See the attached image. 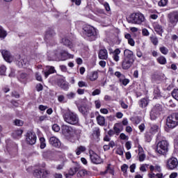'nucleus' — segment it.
Segmentation results:
<instances>
[{"instance_id": "obj_1", "label": "nucleus", "mask_w": 178, "mask_h": 178, "mask_svg": "<svg viewBox=\"0 0 178 178\" xmlns=\"http://www.w3.org/2000/svg\"><path fill=\"white\" fill-rule=\"evenodd\" d=\"M145 22V17L141 13H134L128 18V23L131 24H143Z\"/></svg>"}, {"instance_id": "obj_2", "label": "nucleus", "mask_w": 178, "mask_h": 178, "mask_svg": "<svg viewBox=\"0 0 178 178\" xmlns=\"http://www.w3.org/2000/svg\"><path fill=\"white\" fill-rule=\"evenodd\" d=\"M63 119L69 124H77L79 123V117L77 114L68 111L63 114Z\"/></svg>"}, {"instance_id": "obj_3", "label": "nucleus", "mask_w": 178, "mask_h": 178, "mask_svg": "<svg viewBox=\"0 0 178 178\" xmlns=\"http://www.w3.org/2000/svg\"><path fill=\"white\" fill-rule=\"evenodd\" d=\"M156 151L159 155H166L169 151V143L166 140H161L157 143Z\"/></svg>"}, {"instance_id": "obj_4", "label": "nucleus", "mask_w": 178, "mask_h": 178, "mask_svg": "<svg viewBox=\"0 0 178 178\" xmlns=\"http://www.w3.org/2000/svg\"><path fill=\"white\" fill-rule=\"evenodd\" d=\"M166 124L169 129H175L178 126V113H173L167 118Z\"/></svg>"}, {"instance_id": "obj_5", "label": "nucleus", "mask_w": 178, "mask_h": 178, "mask_svg": "<svg viewBox=\"0 0 178 178\" xmlns=\"http://www.w3.org/2000/svg\"><path fill=\"white\" fill-rule=\"evenodd\" d=\"M168 27L170 29H173L176 24L178 23V12L177 11H172L168 15Z\"/></svg>"}, {"instance_id": "obj_6", "label": "nucleus", "mask_w": 178, "mask_h": 178, "mask_svg": "<svg viewBox=\"0 0 178 178\" xmlns=\"http://www.w3.org/2000/svg\"><path fill=\"white\" fill-rule=\"evenodd\" d=\"M161 111L162 106H161L160 104L155 105L150 112V119L152 120H155V119H156L158 116H159V115L161 114Z\"/></svg>"}, {"instance_id": "obj_7", "label": "nucleus", "mask_w": 178, "mask_h": 178, "mask_svg": "<svg viewBox=\"0 0 178 178\" xmlns=\"http://www.w3.org/2000/svg\"><path fill=\"white\" fill-rule=\"evenodd\" d=\"M84 34L87 35V37H93V40H95V35H97V31L95 28L90 25H86L83 27Z\"/></svg>"}, {"instance_id": "obj_8", "label": "nucleus", "mask_w": 178, "mask_h": 178, "mask_svg": "<svg viewBox=\"0 0 178 178\" xmlns=\"http://www.w3.org/2000/svg\"><path fill=\"white\" fill-rule=\"evenodd\" d=\"M134 59L124 58L122 61V68L123 70H129L134 65Z\"/></svg>"}, {"instance_id": "obj_9", "label": "nucleus", "mask_w": 178, "mask_h": 178, "mask_svg": "<svg viewBox=\"0 0 178 178\" xmlns=\"http://www.w3.org/2000/svg\"><path fill=\"white\" fill-rule=\"evenodd\" d=\"M26 143L29 144V145H34L37 141V136L35 133L30 131L26 134Z\"/></svg>"}, {"instance_id": "obj_10", "label": "nucleus", "mask_w": 178, "mask_h": 178, "mask_svg": "<svg viewBox=\"0 0 178 178\" xmlns=\"http://www.w3.org/2000/svg\"><path fill=\"white\" fill-rule=\"evenodd\" d=\"M62 131L63 134H64L65 137H73V135L74 134V131H73V128L67 125L62 126Z\"/></svg>"}, {"instance_id": "obj_11", "label": "nucleus", "mask_w": 178, "mask_h": 178, "mask_svg": "<svg viewBox=\"0 0 178 178\" xmlns=\"http://www.w3.org/2000/svg\"><path fill=\"white\" fill-rule=\"evenodd\" d=\"M89 154H90V161L91 162H92V163H96L97 165L99 163H102V159H101V157H99L98 154L94 152V151H90Z\"/></svg>"}, {"instance_id": "obj_12", "label": "nucleus", "mask_w": 178, "mask_h": 178, "mask_svg": "<svg viewBox=\"0 0 178 178\" xmlns=\"http://www.w3.org/2000/svg\"><path fill=\"white\" fill-rule=\"evenodd\" d=\"M178 161L177 159L172 157L167 161V168L170 170L176 169L177 168Z\"/></svg>"}, {"instance_id": "obj_13", "label": "nucleus", "mask_w": 178, "mask_h": 178, "mask_svg": "<svg viewBox=\"0 0 178 178\" xmlns=\"http://www.w3.org/2000/svg\"><path fill=\"white\" fill-rule=\"evenodd\" d=\"M69 58H73L74 56L70 54L69 53L66 51H62L58 56L56 55V57L55 58L56 60H66L69 59Z\"/></svg>"}, {"instance_id": "obj_14", "label": "nucleus", "mask_w": 178, "mask_h": 178, "mask_svg": "<svg viewBox=\"0 0 178 178\" xmlns=\"http://www.w3.org/2000/svg\"><path fill=\"white\" fill-rule=\"evenodd\" d=\"M1 53L6 62L10 63L13 60V57H12L10 52L8 51V50H1Z\"/></svg>"}, {"instance_id": "obj_15", "label": "nucleus", "mask_w": 178, "mask_h": 178, "mask_svg": "<svg viewBox=\"0 0 178 178\" xmlns=\"http://www.w3.org/2000/svg\"><path fill=\"white\" fill-rule=\"evenodd\" d=\"M49 143L53 147H60V140L55 136H52L49 138Z\"/></svg>"}, {"instance_id": "obj_16", "label": "nucleus", "mask_w": 178, "mask_h": 178, "mask_svg": "<svg viewBox=\"0 0 178 178\" xmlns=\"http://www.w3.org/2000/svg\"><path fill=\"white\" fill-rule=\"evenodd\" d=\"M134 53L129 49H125L124 51V59H134Z\"/></svg>"}, {"instance_id": "obj_17", "label": "nucleus", "mask_w": 178, "mask_h": 178, "mask_svg": "<svg viewBox=\"0 0 178 178\" xmlns=\"http://www.w3.org/2000/svg\"><path fill=\"white\" fill-rule=\"evenodd\" d=\"M98 56L102 60L108 59V51L105 49L99 50Z\"/></svg>"}, {"instance_id": "obj_18", "label": "nucleus", "mask_w": 178, "mask_h": 178, "mask_svg": "<svg viewBox=\"0 0 178 178\" xmlns=\"http://www.w3.org/2000/svg\"><path fill=\"white\" fill-rule=\"evenodd\" d=\"M29 62L27 61V58H19L18 60V66L19 67H26L27 66Z\"/></svg>"}, {"instance_id": "obj_19", "label": "nucleus", "mask_w": 178, "mask_h": 178, "mask_svg": "<svg viewBox=\"0 0 178 178\" xmlns=\"http://www.w3.org/2000/svg\"><path fill=\"white\" fill-rule=\"evenodd\" d=\"M47 71L44 72V77H46V79L49 76V74H52V73H55V72H56V70H55V67L52 66H47Z\"/></svg>"}, {"instance_id": "obj_20", "label": "nucleus", "mask_w": 178, "mask_h": 178, "mask_svg": "<svg viewBox=\"0 0 178 178\" xmlns=\"http://www.w3.org/2000/svg\"><path fill=\"white\" fill-rule=\"evenodd\" d=\"M124 38L128 40V44L131 45V47H134V45H136V42L131 38V35H130V33H126Z\"/></svg>"}, {"instance_id": "obj_21", "label": "nucleus", "mask_w": 178, "mask_h": 178, "mask_svg": "<svg viewBox=\"0 0 178 178\" xmlns=\"http://www.w3.org/2000/svg\"><path fill=\"white\" fill-rule=\"evenodd\" d=\"M88 79L90 81H95L98 79V71H94L88 75Z\"/></svg>"}, {"instance_id": "obj_22", "label": "nucleus", "mask_w": 178, "mask_h": 178, "mask_svg": "<svg viewBox=\"0 0 178 178\" xmlns=\"http://www.w3.org/2000/svg\"><path fill=\"white\" fill-rule=\"evenodd\" d=\"M96 120L99 126H105V117L98 115V116L96 118Z\"/></svg>"}, {"instance_id": "obj_23", "label": "nucleus", "mask_w": 178, "mask_h": 178, "mask_svg": "<svg viewBox=\"0 0 178 178\" xmlns=\"http://www.w3.org/2000/svg\"><path fill=\"white\" fill-rule=\"evenodd\" d=\"M154 31L159 34V35H161L162 37V34H163V29L162 28V26L159 24H156L154 26Z\"/></svg>"}, {"instance_id": "obj_24", "label": "nucleus", "mask_w": 178, "mask_h": 178, "mask_svg": "<svg viewBox=\"0 0 178 178\" xmlns=\"http://www.w3.org/2000/svg\"><path fill=\"white\" fill-rule=\"evenodd\" d=\"M113 130L114 133H115L116 134H119L120 131H123V127H122V125L120 124H115L113 127Z\"/></svg>"}, {"instance_id": "obj_25", "label": "nucleus", "mask_w": 178, "mask_h": 178, "mask_svg": "<svg viewBox=\"0 0 178 178\" xmlns=\"http://www.w3.org/2000/svg\"><path fill=\"white\" fill-rule=\"evenodd\" d=\"M55 35V31L54 30L50 29L46 32L45 38L49 40V38H52Z\"/></svg>"}, {"instance_id": "obj_26", "label": "nucleus", "mask_w": 178, "mask_h": 178, "mask_svg": "<svg viewBox=\"0 0 178 178\" xmlns=\"http://www.w3.org/2000/svg\"><path fill=\"white\" fill-rule=\"evenodd\" d=\"M77 172H79L78 167H72L68 171L70 176H74Z\"/></svg>"}, {"instance_id": "obj_27", "label": "nucleus", "mask_w": 178, "mask_h": 178, "mask_svg": "<svg viewBox=\"0 0 178 178\" xmlns=\"http://www.w3.org/2000/svg\"><path fill=\"white\" fill-rule=\"evenodd\" d=\"M154 98H159L160 97H162V95L161 93V90H159V87H156L154 88Z\"/></svg>"}, {"instance_id": "obj_28", "label": "nucleus", "mask_w": 178, "mask_h": 178, "mask_svg": "<svg viewBox=\"0 0 178 178\" xmlns=\"http://www.w3.org/2000/svg\"><path fill=\"white\" fill-rule=\"evenodd\" d=\"M88 175V172H87V170H81L77 172L76 176L77 177H84V176H87Z\"/></svg>"}, {"instance_id": "obj_29", "label": "nucleus", "mask_w": 178, "mask_h": 178, "mask_svg": "<svg viewBox=\"0 0 178 178\" xmlns=\"http://www.w3.org/2000/svg\"><path fill=\"white\" fill-rule=\"evenodd\" d=\"M150 133H152V134H156V133H159V127L157 125L152 126Z\"/></svg>"}, {"instance_id": "obj_30", "label": "nucleus", "mask_w": 178, "mask_h": 178, "mask_svg": "<svg viewBox=\"0 0 178 178\" xmlns=\"http://www.w3.org/2000/svg\"><path fill=\"white\" fill-rule=\"evenodd\" d=\"M22 134H23V130L17 129L13 132V137H15V138H17V137H20V136H22Z\"/></svg>"}, {"instance_id": "obj_31", "label": "nucleus", "mask_w": 178, "mask_h": 178, "mask_svg": "<svg viewBox=\"0 0 178 178\" xmlns=\"http://www.w3.org/2000/svg\"><path fill=\"white\" fill-rule=\"evenodd\" d=\"M86 148L84 146H79L76 149V155H80L81 152H84L86 151Z\"/></svg>"}, {"instance_id": "obj_32", "label": "nucleus", "mask_w": 178, "mask_h": 178, "mask_svg": "<svg viewBox=\"0 0 178 178\" xmlns=\"http://www.w3.org/2000/svg\"><path fill=\"white\" fill-rule=\"evenodd\" d=\"M139 105L140 108H145L148 105V100L147 99H142L140 100Z\"/></svg>"}, {"instance_id": "obj_33", "label": "nucleus", "mask_w": 178, "mask_h": 178, "mask_svg": "<svg viewBox=\"0 0 178 178\" xmlns=\"http://www.w3.org/2000/svg\"><path fill=\"white\" fill-rule=\"evenodd\" d=\"M6 35H8V33L1 26H0V38H6Z\"/></svg>"}, {"instance_id": "obj_34", "label": "nucleus", "mask_w": 178, "mask_h": 178, "mask_svg": "<svg viewBox=\"0 0 178 178\" xmlns=\"http://www.w3.org/2000/svg\"><path fill=\"white\" fill-rule=\"evenodd\" d=\"M34 176H35L37 178H42V169L35 170Z\"/></svg>"}, {"instance_id": "obj_35", "label": "nucleus", "mask_w": 178, "mask_h": 178, "mask_svg": "<svg viewBox=\"0 0 178 178\" xmlns=\"http://www.w3.org/2000/svg\"><path fill=\"white\" fill-rule=\"evenodd\" d=\"M157 62L160 63V65H166V58L163 56H161L160 57L157 58Z\"/></svg>"}, {"instance_id": "obj_36", "label": "nucleus", "mask_w": 178, "mask_h": 178, "mask_svg": "<svg viewBox=\"0 0 178 178\" xmlns=\"http://www.w3.org/2000/svg\"><path fill=\"white\" fill-rule=\"evenodd\" d=\"M113 169L111 168V164H108L107 166L106 170L104 172H102L103 175H106V173H110V175H113Z\"/></svg>"}, {"instance_id": "obj_37", "label": "nucleus", "mask_w": 178, "mask_h": 178, "mask_svg": "<svg viewBox=\"0 0 178 178\" xmlns=\"http://www.w3.org/2000/svg\"><path fill=\"white\" fill-rule=\"evenodd\" d=\"M14 124L15 126H23L24 124V121L19 120V119H16L14 120Z\"/></svg>"}, {"instance_id": "obj_38", "label": "nucleus", "mask_w": 178, "mask_h": 178, "mask_svg": "<svg viewBox=\"0 0 178 178\" xmlns=\"http://www.w3.org/2000/svg\"><path fill=\"white\" fill-rule=\"evenodd\" d=\"M6 73V66L1 65L0 66V76H5Z\"/></svg>"}, {"instance_id": "obj_39", "label": "nucleus", "mask_w": 178, "mask_h": 178, "mask_svg": "<svg viewBox=\"0 0 178 178\" xmlns=\"http://www.w3.org/2000/svg\"><path fill=\"white\" fill-rule=\"evenodd\" d=\"M40 148L41 149H44V148L47 147V144L45 143V138H40Z\"/></svg>"}, {"instance_id": "obj_40", "label": "nucleus", "mask_w": 178, "mask_h": 178, "mask_svg": "<svg viewBox=\"0 0 178 178\" xmlns=\"http://www.w3.org/2000/svg\"><path fill=\"white\" fill-rule=\"evenodd\" d=\"M63 42L64 45H66L67 47H68V48H72V42H70V40H69L68 39H64L63 40Z\"/></svg>"}, {"instance_id": "obj_41", "label": "nucleus", "mask_w": 178, "mask_h": 178, "mask_svg": "<svg viewBox=\"0 0 178 178\" xmlns=\"http://www.w3.org/2000/svg\"><path fill=\"white\" fill-rule=\"evenodd\" d=\"M172 95L175 99L178 101V89H174L172 92Z\"/></svg>"}, {"instance_id": "obj_42", "label": "nucleus", "mask_w": 178, "mask_h": 178, "mask_svg": "<svg viewBox=\"0 0 178 178\" xmlns=\"http://www.w3.org/2000/svg\"><path fill=\"white\" fill-rule=\"evenodd\" d=\"M42 178L48 177V176L51 175V172H49V170H42Z\"/></svg>"}, {"instance_id": "obj_43", "label": "nucleus", "mask_w": 178, "mask_h": 178, "mask_svg": "<svg viewBox=\"0 0 178 178\" xmlns=\"http://www.w3.org/2000/svg\"><path fill=\"white\" fill-rule=\"evenodd\" d=\"M160 51L163 55H168V52H169V50L168 49V48L165 47H160Z\"/></svg>"}, {"instance_id": "obj_44", "label": "nucleus", "mask_w": 178, "mask_h": 178, "mask_svg": "<svg viewBox=\"0 0 178 178\" xmlns=\"http://www.w3.org/2000/svg\"><path fill=\"white\" fill-rule=\"evenodd\" d=\"M151 42L154 45H158V38L155 36L150 37Z\"/></svg>"}, {"instance_id": "obj_45", "label": "nucleus", "mask_w": 178, "mask_h": 178, "mask_svg": "<svg viewBox=\"0 0 178 178\" xmlns=\"http://www.w3.org/2000/svg\"><path fill=\"white\" fill-rule=\"evenodd\" d=\"M78 86L80 88H83V87H88V85L87 84L86 82H84L83 81H79L78 82Z\"/></svg>"}, {"instance_id": "obj_46", "label": "nucleus", "mask_w": 178, "mask_h": 178, "mask_svg": "<svg viewBox=\"0 0 178 178\" xmlns=\"http://www.w3.org/2000/svg\"><path fill=\"white\" fill-rule=\"evenodd\" d=\"M95 106L96 109H99L101 108V100L97 99L95 101Z\"/></svg>"}, {"instance_id": "obj_47", "label": "nucleus", "mask_w": 178, "mask_h": 178, "mask_svg": "<svg viewBox=\"0 0 178 178\" xmlns=\"http://www.w3.org/2000/svg\"><path fill=\"white\" fill-rule=\"evenodd\" d=\"M127 169H129V165L127 164H123L121 167L122 172L124 173H127Z\"/></svg>"}, {"instance_id": "obj_48", "label": "nucleus", "mask_w": 178, "mask_h": 178, "mask_svg": "<svg viewBox=\"0 0 178 178\" xmlns=\"http://www.w3.org/2000/svg\"><path fill=\"white\" fill-rule=\"evenodd\" d=\"M168 5V0H161L159 1V6H166Z\"/></svg>"}, {"instance_id": "obj_49", "label": "nucleus", "mask_w": 178, "mask_h": 178, "mask_svg": "<svg viewBox=\"0 0 178 178\" xmlns=\"http://www.w3.org/2000/svg\"><path fill=\"white\" fill-rule=\"evenodd\" d=\"M59 86H60V88H63V90H68V88H69V86L67 85V83H66L65 82H63Z\"/></svg>"}, {"instance_id": "obj_50", "label": "nucleus", "mask_w": 178, "mask_h": 178, "mask_svg": "<svg viewBox=\"0 0 178 178\" xmlns=\"http://www.w3.org/2000/svg\"><path fill=\"white\" fill-rule=\"evenodd\" d=\"M52 129L54 130V131H56V133H58V131H59V130H60V127L57 124H54L52 126Z\"/></svg>"}, {"instance_id": "obj_51", "label": "nucleus", "mask_w": 178, "mask_h": 178, "mask_svg": "<svg viewBox=\"0 0 178 178\" xmlns=\"http://www.w3.org/2000/svg\"><path fill=\"white\" fill-rule=\"evenodd\" d=\"M138 156H139L140 162H143L145 159V154L139 153Z\"/></svg>"}, {"instance_id": "obj_52", "label": "nucleus", "mask_w": 178, "mask_h": 178, "mask_svg": "<svg viewBox=\"0 0 178 178\" xmlns=\"http://www.w3.org/2000/svg\"><path fill=\"white\" fill-rule=\"evenodd\" d=\"M101 94V90L99 89H95L92 92V95L93 97H95V95H99Z\"/></svg>"}, {"instance_id": "obj_53", "label": "nucleus", "mask_w": 178, "mask_h": 178, "mask_svg": "<svg viewBox=\"0 0 178 178\" xmlns=\"http://www.w3.org/2000/svg\"><path fill=\"white\" fill-rule=\"evenodd\" d=\"M35 79L38 81H42V76H41L40 72H35Z\"/></svg>"}, {"instance_id": "obj_54", "label": "nucleus", "mask_w": 178, "mask_h": 178, "mask_svg": "<svg viewBox=\"0 0 178 178\" xmlns=\"http://www.w3.org/2000/svg\"><path fill=\"white\" fill-rule=\"evenodd\" d=\"M74 97H76V93L74 92H70L67 95V97L68 98V99H73Z\"/></svg>"}, {"instance_id": "obj_55", "label": "nucleus", "mask_w": 178, "mask_h": 178, "mask_svg": "<svg viewBox=\"0 0 178 178\" xmlns=\"http://www.w3.org/2000/svg\"><path fill=\"white\" fill-rule=\"evenodd\" d=\"M142 34H143V35L148 37V35H149V31H148V29H143L142 30Z\"/></svg>"}, {"instance_id": "obj_56", "label": "nucleus", "mask_w": 178, "mask_h": 178, "mask_svg": "<svg viewBox=\"0 0 178 178\" xmlns=\"http://www.w3.org/2000/svg\"><path fill=\"white\" fill-rule=\"evenodd\" d=\"M43 89H44V87L42 86V84L38 83L36 85V90H37V91H38V92L42 91Z\"/></svg>"}, {"instance_id": "obj_57", "label": "nucleus", "mask_w": 178, "mask_h": 178, "mask_svg": "<svg viewBox=\"0 0 178 178\" xmlns=\"http://www.w3.org/2000/svg\"><path fill=\"white\" fill-rule=\"evenodd\" d=\"M120 138L121 140H129V136H126L124 133L120 134Z\"/></svg>"}, {"instance_id": "obj_58", "label": "nucleus", "mask_w": 178, "mask_h": 178, "mask_svg": "<svg viewBox=\"0 0 178 178\" xmlns=\"http://www.w3.org/2000/svg\"><path fill=\"white\" fill-rule=\"evenodd\" d=\"M27 79V74L26 73H22L19 76L20 80H26Z\"/></svg>"}, {"instance_id": "obj_59", "label": "nucleus", "mask_w": 178, "mask_h": 178, "mask_svg": "<svg viewBox=\"0 0 178 178\" xmlns=\"http://www.w3.org/2000/svg\"><path fill=\"white\" fill-rule=\"evenodd\" d=\"M100 112L103 113V115H108V113H109V111H108V108H101Z\"/></svg>"}, {"instance_id": "obj_60", "label": "nucleus", "mask_w": 178, "mask_h": 178, "mask_svg": "<svg viewBox=\"0 0 178 178\" xmlns=\"http://www.w3.org/2000/svg\"><path fill=\"white\" fill-rule=\"evenodd\" d=\"M129 169H130V172L131 173H134V170L136 169V164L134 163V164L131 165L130 167H129Z\"/></svg>"}, {"instance_id": "obj_61", "label": "nucleus", "mask_w": 178, "mask_h": 178, "mask_svg": "<svg viewBox=\"0 0 178 178\" xmlns=\"http://www.w3.org/2000/svg\"><path fill=\"white\" fill-rule=\"evenodd\" d=\"M84 91H86V90L81 89V88H79L76 90V92H77V94H79V95H83V94H84Z\"/></svg>"}, {"instance_id": "obj_62", "label": "nucleus", "mask_w": 178, "mask_h": 178, "mask_svg": "<svg viewBox=\"0 0 178 178\" xmlns=\"http://www.w3.org/2000/svg\"><path fill=\"white\" fill-rule=\"evenodd\" d=\"M99 65L101 66V67H105L106 66V62L104 60H101L99 62Z\"/></svg>"}, {"instance_id": "obj_63", "label": "nucleus", "mask_w": 178, "mask_h": 178, "mask_svg": "<svg viewBox=\"0 0 178 178\" xmlns=\"http://www.w3.org/2000/svg\"><path fill=\"white\" fill-rule=\"evenodd\" d=\"M116 154L118 155H123V149L122 148H118L116 150Z\"/></svg>"}, {"instance_id": "obj_64", "label": "nucleus", "mask_w": 178, "mask_h": 178, "mask_svg": "<svg viewBox=\"0 0 178 178\" xmlns=\"http://www.w3.org/2000/svg\"><path fill=\"white\" fill-rule=\"evenodd\" d=\"M136 56H138V58H141L143 56V52L141 51V50L138 49L136 51Z\"/></svg>"}]
</instances>
